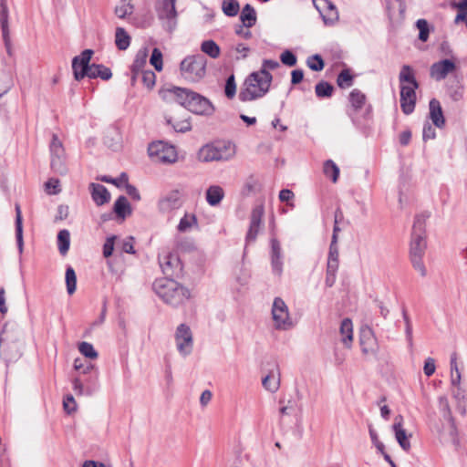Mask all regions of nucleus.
<instances>
[{"instance_id":"nucleus-1","label":"nucleus","mask_w":467,"mask_h":467,"mask_svg":"<svg viewBox=\"0 0 467 467\" xmlns=\"http://www.w3.org/2000/svg\"><path fill=\"white\" fill-rule=\"evenodd\" d=\"M429 218L430 213L428 212L416 214L410 234V263L413 268L418 271L421 276H426L427 275V269L423 262V257L427 249L426 223Z\"/></svg>"},{"instance_id":"nucleus-9","label":"nucleus","mask_w":467,"mask_h":467,"mask_svg":"<svg viewBox=\"0 0 467 467\" xmlns=\"http://www.w3.org/2000/svg\"><path fill=\"white\" fill-rule=\"evenodd\" d=\"M148 153L151 161L157 163L171 164L178 159L175 147L161 140L150 143Z\"/></svg>"},{"instance_id":"nucleus-44","label":"nucleus","mask_w":467,"mask_h":467,"mask_svg":"<svg viewBox=\"0 0 467 467\" xmlns=\"http://www.w3.org/2000/svg\"><path fill=\"white\" fill-rule=\"evenodd\" d=\"M333 90L334 87L327 81H320L315 87V92L318 98H330Z\"/></svg>"},{"instance_id":"nucleus-20","label":"nucleus","mask_w":467,"mask_h":467,"mask_svg":"<svg viewBox=\"0 0 467 467\" xmlns=\"http://www.w3.org/2000/svg\"><path fill=\"white\" fill-rule=\"evenodd\" d=\"M455 69V63L446 58L432 64L430 69V75L435 80L441 81Z\"/></svg>"},{"instance_id":"nucleus-48","label":"nucleus","mask_w":467,"mask_h":467,"mask_svg":"<svg viewBox=\"0 0 467 467\" xmlns=\"http://www.w3.org/2000/svg\"><path fill=\"white\" fill-rule=\"evenodd\" d=\"M167 124L171 125L177 132H186L192 129L188 119L173 120L171 117L166 118Z\"/></svg>"},{"instance_id":"nucleus-53","label":"nucleus","mask_w":467,"mask_h":467,"mask_svg":"<svg viewBox=\"0 0 467 467\" xmlns=\"http://www.w3.org/2000/svg\"><path fill=\"white\" fill-rule=\"evenodd\" d=\"M150 63L157 71L160 72L162 70V67H163L162 53L159 48H157V47L153 48L150 58Z\"/></svg>"},{"instance_id":"nucleus-61","label":"nucleus","mask_w":467,"mask_h":467,"mask_svg":"<svg viewBox=\"0 0 467 467\" xmlns=\"http://www.w3.org/2000/svg\"><path fill=\"white\" fill-rule=\"evenodd\" d=\"M281 62L288 67H293L296 64V57L290 50H285L280 56Z\"/></svg>"},{"instance_id":"nucleus-27","label":"nucleus","mask_w":467,"mask_h":467,"mask_svg":"<svg viewBox=\"0 0 467 467\" xmlns=\"http://www.w3.org/2000/svg\"><path fill=\"white\" fill-rule=\"evenodd\" d=\"M271 265L273 271L281 275L283 271V255L280 243L277 239H271Z\"/></svg>"},{"instance_id":"nucleus-58","label":"nucleus","mask_w":467,"mask_h":467,"mask_svg":"<svg viewBox=\"0 0 467 467\" xmlns=\"http://www.w3.org/2000/svg\"><path fill=\"white\" fill-rule=\"evenodd\" d=\"M224 93H225V96L228 99H233L235 96V93H236V84H235V80H234V75H231L226 79L225 88H224Z\"/></svg>"},{"instance_id":"nucleus-49","label":"nucleus","mask_w":467,"mask_h":467,"mask_svg":"<svg viewBox=\"0 0 467 467\" xmlns=\"http://www.w3.org/2000/svg\"><path fill=\"white\" fill-rule=\"evenodd\" d=\"M306 66L313 71H321L325 67V63L322 57L316 54L307 57Z\"/></svg>"},{"instance_id":"nucleus-60","label":"nucleus","mask_w":467,"mask_h":467,"mask_svg":"<svg viewBox=\"0 0 467 467\" xmlns=\"http://www.w3.org/2000/svg\"><path fill=\"white\" fill-rule=\"evenodd\" d=\"M439 408H440V410L442 412L443 417L445 419L451 420V413L448 399L445 396H441L439 398Z\"/></svg>"},{"instance_id":"nucleus-47","label":"nucleus","mask_w":467,"mask_h":467,"mask_svg":"<svg viewBox=\"0 0 467 467\" xmlns=\"http://www.w3.org/2000/svg\"><path fill=\"white\" fill-rule=\"evenodd\" d=\"M222 9L225 16H235L239 12L240 5L237 0H223Z\"/></svg>"},{"instance_id":"nucleus-6","label":"nucleus","mask_w":467,"mask_h":467,"mask_svg":"<svg viewBox=\"0 0 467 467\" xmlns=\"http://www.w3.org/2000/svg\"><path fill=\"white\" fill-rule=\"evenodd\" d=\"M23 340L18 332L4 327L0 334V356L5 362L16 361L22 356Z\"/></svg>"},{"instance_id":"nucleus-2","label":"nucleus","mask_w":467,"mask_h":467,"mask_svg":"<svg viewBox=\"0 0 467 467\" xmlns=\"http://www.w3.org/2000/svg\"><path fill=\"white\" fill-rule=\"evenodd\" d=\"M273 77L269 71H255L249 74L238 94L239 100L247 102L263 98L269 90Z\"/></svg>"},{"instance_id":"nucleus-12","label":"nucleus","mask_w":467,"mask_h":467,"mask_svg":"<svg viewBox=\"0 0 467 467\" xmlns=\"http://www.w3.org/2000/svg\"><path fill=\"white\" fill-rule=\"evenodd\" d=\"M182 192L173 189L162 194L158 201V209L161 213H171L182 206Z\"/></svg>"},{"instance_id":"nucleus-55","label":"nucleus","mask_w":467,"mask_h":467,"mask_svg":"<svg viewBox=\"0 0 467 467\" xmlns=\"http://www.w3.org/2000/svg\"><path fill=\"white\" fill-rule=\"evenodd\" d=\"M402 317H403V320L405 323V335H406L407 342H408L409 346L412 347V345H413L412 326H411L410 319V317L407 314V311L405 309H403V311H402Z\"/></svg>"},{"instance_id":"nucleus-63","label":"nucleus","mask_w":467,"mask_h":467,"mask_svg":"<svg viewBox=\"0 0 467 467\" xmlns=\"http://www.w3.org/2000/svg\"><path fill=\"white\" fill-rule=\"evenodd\" d=\"M3 84L0 86V99L6 94L14 86L13 78L10 75H5L2 78Z\"/></svg>"},{"instance_id":"nucleus-15","label":"nucleus","mask_w":467,"mask_h":467,"mask_svg":"<svg viewBox=\"0 0 467 467\" xmlns=\"http://www.w3.org/2000/svg\"><path fill=\"white\" fill-rule=\"evenodd\" d=\"M159 264L167 276H173L180 274L182 270V263L177 254L171 252H163L159 255Z\"/></svg>"},{"instance_id":"nucleus-13","label":"nucleus","mask_w":467,"mask_h":467,"mask_svg":"<svg viewBox=\"0 0 467 467\" xmlns=\"http://www.w3.org/2000/svg\"><path fill=\"white\" fill-rule=\"evenodd\" d=\"M174 337L179 353L183 357L190 355L193 346L192 333L190 327L186 324L178 326Z\"/></svg>"},{"instance_id":"nucleus-46","label":"nucleus","mask_w":467,"mask_h":467,"mask_svg":"<svg viewBox=\"0 0 467 467\" xmlns=\"http://www.w3.org/2000/svg\"><path fill=\"white\" fill-rule=\"evenodd\" d=\"M340 335L342 344L348 348L350 342V318L346 317L342 320L340 326Z\"/></svg>"},{"instance_id":"nucleus-43","label":"nucleus","mask_w":467,"mask_h":467,"mask_svg":"<svg viewBox=\"0 0 467 467\" xmlns=\"http://www.w3.org/2000/svg\"><path fill=\"white\" fill-rule=\"evenodd\" d=\"M323 172L326 177L331 179L333 182H336L339 176V169L331 160L325 161L323 165Z\"/></svg>"},{"instance_id":"nucleus-36","label":"nucleus","mask_w":467,"mask_h":467,"mask_svg":"<svg viewBox=\"0 0 467 467\" xmlns=\"http://www.w3.org/2000/svg\"><path fill=\"white\" fill-rule=\"evenodd\" d=\"M115 44L119 50H126L130 44V36L122 27H117L115 33Z\"/></svg>"},{"instance_id":"nucleus-37","label":"nucleus","mask_w":467,"mask_h":467,"mask_svg":"<svg viewBox=\"0 0 467 467\" xmlns=\"http://www.w3.org/2000/svg\"><path fill=\"white\" fill-rule=\"evenodd\" d=\"M451 383L452 387L458 388L460 389L461 384V372L457 364V356L456 354H452L451 357Z\"/></svg>"},{"instance_id":"nucleus-22","label":"nucleus","mask_w":467,"mask_h":467,"mask_svg":"<svg viewBox=\"0 0 467 467\" xmlns=\"http://www.w3.org/2000/svg\"><path fill=\"white\" fill-rule=\"evenodd\" d=\"M403 417L399 415L394 420V424L392 426L393 431L395 433V438L400 444V446L405 451H409L410 450V437L411 434H407V431L403 428L402 425Z\"/></svg>"},{"instance_id":"nucleus-8","label":"nucleus","mask_w":467,"mask_h":467,"mask_svg":"<svg viewBox=\"0 0 467 467\" xmlns=\"http://www.w3.org/2000/svg\"><path fill=\"white\" fill-rule=\"evenodd\" d=\"M207 59L202 54L186 57L180 65L182 75L184 78L197 82L206 74Z\"/></svg>"},{"instance_id":"nucleus-54","label":"nucleus","mask_w":467,"mask_h":467,"mask_svg":"<svg viewBox=\"0 0 467 467\" xmlns=\"http://www.w3.org/2000/svg\"><path fill=\"white\" fill-rule=\"evenodd\" d=\"M416 26L419 29V39L422 42H426L429 38L430 27L427 20L419 19L416 22Z\"/></svg>"},{"instance_id":"nucleus-62","label":"nucleus","mask_w":467,"mask_h":467,"mask_svg":"<svg viewBox=\"0 0 467 467\" xmlns=\"http://www.w3.org/2000/svg\"><path fill=\"white\" fill-rule=\"evenodd\" d=\"M102 182H109L112 184H115L116 186H121L124 184H127V182L129 181L128 175L125 172H122L118 178H109L108 176H103L101 178Z\"/></svg>"},{"instance_id":"nucleus-24","label":"nucleus","mask_w":467,"mask_h":467,"mask_svg":"<svg viewBox=\"0 0 467 467\" xmlns=\"http://www.w3.org/2000/svg\"><path fill=\"white\" fill-rule=\"evenodd\" d=\"M148 51L146 48L140 49L136 54V57L133 60V63L130 67L131 71V85H135L137 80L139 79L140 73L144 71V67L147 63Z\"/></svg>"},{"instance_id":"nucleus-7","label":"nucleus","mask_w":467,"mask_h":467,"mask_svg":"<svg viewBox=\"0 0 467 467\" xmlns=\"http://www.w3.org/2000/svg\"><path fill=\"white\" fill-rule=\"evenodd\" d=\"M372 116V106L367 102L366 95L358 89L352 90V122L360 127H368Z\"/></svg>"},{"instance_id":"nucleus-32","label":"nucleus","mask_w":467,"mask_h":467,"mask_svg":"<svg viewBox=\"0 0 467 467\" xmlns=\"http://www.w3.org/2000/svg\"><path fill=\"white\" fill-rule=\"evenodd\" d=\"M224 197V191L219 185H211L205 193L206 202L211 206L218 205Z\"/></svg>"},{"instance_id":"nucleus-10","label":"nucleus","mask_w":467,"mask_h":467,"mask_svg":"<svg viewBox=\"0 0 467 467\" xmlns=\"http://www.w3.org/2000/svg\"><path fill=\"white\" fill-rule=\"evenodd\" d=\"M272 317L276 329L287 330L293 327L288 307L280 297H275L273 302Z\"/></svg>"},{"instance_id":"nucleus-3","label":"nucleus","mask_w":467,"mask_h":467,"mask_svg":"<svg viewBox=\"0 0 467 467\" xmlns=\"http://www.w3.org/2000/svg\"><path fill=\"white\" fill-rule=\"evenodd\" d=\"M152 286L158 296L172 306L183 305L191 297L190 290L172 278L156 279Z\"/></svg>"},{"instance_id":"nucleus-19","label":"nucleus","mask_w":467,"mask_h":467,"mask_svg":"<svg viewBox=\"0 0 467 467\" xmlns=\"http://www.w3.org/2000/svg\"><path fill=\"white\" fill-rule=\"evenodd\" d=\"M96 379L97 375L94 377V379ZM72 388L78 396H91L97 389L95 380H92L91 377L86 379L85 376L81 375L72 380Z\"/></svg>"},{"instance_id":"nucleus-64","label":"nucleus","mask_w":467,"mask_h":467,"mask_svg":"<svg viewBox=\"0 0 467 467\" xmlns=\"http://www.w3.org/2000/svg\"><path fill=\"white\" fill-rule=\"evenodd\" d=\"M64 410L70 414L77 410V404L72 395H67L63 400Z\"/></svg>"},{"instance_id":"nucleus-25","label":"nucleus","mask_w":467,"mask_h":467,"mask_svg":"<svg viewBox=\"0 0 467 467\" xmlns=\"http://www.w3.org/2000/svg\"><path fill=\"white\" fill-rule=\"evenodd\" d=\"M9 11L5 0H0V26L7 51L10 52V37L8 25Z\"/></svg>"},{"instance_id":"nucleus-26","label":"nucleus","mask_w":467,"mask_h":467,"mask_svg":"<svg viewBox=\"0 0 467 467\" xmlns=\"http://www.w3.org/2000/svg\"><path fill=\"white\" fill-rule=\"evenodd\" d=\"M429 118L433 125L439 129H442L445 126V118L441 103L438 99H432L429 103Z\"/></svg>"},{"instance_id":"nucleus-5","label":"nucleus","mask_w":467,"mask_h":467,"mask_svg":"<svg viewBox=\"0 0 467 467\" xmlns=\"http://www.w3.org/2000/svg\"><path fill=\"white\" fill-rule=\"evenodd\" d=\"M236 154V145L231 140H220L202 146L198 152V159L202 162L226 161Z\"/></svg>"},{"instance_id":"nucleus-17","label":"nucleus","mask_w":467,"mask_h":467,"mask_svg":"<svg viewBox=\"0 0 467 467\" xmlns=\"http://www.w3.org/2000/svg\"><path fill=\"white\" fill-rule=\"evenodd\" d=\"M192 90L184 88L172 87L161 91V96L167 102H175L186 109Z\"/></svg>"},{"instance_id":"nucleus-31","label":"nucleus","mask_w":467,"mask_h":467,"mask_svg":"<svg viewBox=\"0 0 467 467\" xmlns=\"http://www.w3.org/2000/svg\"><path fill=\"white\" fill-rule=\"evenodd\" d=\"M276 374L271 370L262 380L263 387L269 392L275 393L280 387V372L276 366Z\"/></svg>"},{"instance_id":"nucleus-18","label":"nucleus","mask_w":467,"mask_h":467,"mask_svg":"<svg viewBox=\"0 0 467 467\" xmlns=\"http://www.w3.org/2000/svg\"><path fill=\"white\" fill-rule=\"evenodd\" d=\"M313 5L326 25H331L337 20V8L329 0H313Z\"/></svg>"},{"instance_id":"nucleus-4","label":"nucleus","mask_w":467,"mask_h":467,"mask_svg":"<svg viewBox=\"0 0 467 467\" xmlns=\"http://www.w3.org/2000/svg\"><path fill=\"white\" fill-rule=\"evenodd\" d=\"M399 80L400 83V108L404 114L409 115L415 109L416 89L419 88V83L410 66H402Z\"/></svg>"},{"instance_id":"nucleus-33","label":"nucleus","mask_w":467,"mask_h":467,"mask_svg":"<svg viewBox=\"0 0 467 467\" xmlns=\"http://www.w3.org/2000/svg\"><path fill=\"white\" fill-rule=\"evenodd\" d=\"M86 77L89 78H100L103 80H109L112 77V73L111 70L104 65L92 64Z\"/></svg>"},{"instance_id":"nucleus-52","label":"nucleus","mask_w":467,"mask_h":467,"mask_svg":"<svg viewBox=\"0 0 467 467\" xmlns=\"http://www.w3.org/2000/svg\"><path fill=\"white\" fill-rule=\"evenodd\" d=\"M49 148L51 157L65 156V150L62 142L59 140L58 137L56 134H53L52 136V140Z\"/></svg>"},{"instance_id":"nucleus-30","label":"nucleus","mask_w":467,"mask_h":467,"mask_svg":"<svg viewBox=\"0 0 467 467\" xmlns=\"http://www.w3.org/2000/svg\"><path fill=\"white\" fill-rule=\"evenodd\" d=\"M16 241L19 254L24 251V238H23V217L20 205L16 203Z\"/></svg>"},{"instance_id":"nucleus-41","label":"nucleus","mask_w":467,"mask_h":467,"mask_svg":"<svg viewBox=\"0 0 467 467\" xmlns=\"http://www.w3.org/2000/svg\"><path fill=\"white\" fill-rule=\"evenodd\" d=\"M197 224V218L192 213H185L180 220L177 229L181 233L188 232L193 225Z\"/></svg>"},{"instance_id":"nucleus-45","label":"nucleus","mask_w":467,"mask_h":467,"mask_svg":"<svg viewBox=\"0 0 467 467\" xmlns=\"http://www.w3.org/2000/svg\"><path fill=\"white\" fill-rule=\"evenodd\" d=\"M66 285L67 291L68 295H72L75 293L77 288V275L74 269L71 266H68L66 269Z\"/></svg>"},{"instance_id":"nucleus-39","label":"nucleus","mask_w":467,"mask_h":467,"mask_svg":"<svg viewBox=\"0 0 467 467\" xmlns=\"http://www.w3.org/2000/svg\"><path fill=\"white\" fill-rule=\"evenodd\" d=\"M57 245L59 253L62 255H65L68 252L70 245V234L67 230L63 229L58 232Z\"/></svg>"},{"instance_id":"nucleus-29","label":"nucleus","mask_w":467,"mask_h":467,"mask_svg":"<svg viewBox=\"0 0 467 467\" xmlns=\"http://www.w3.org/2000/svg\"><path fill=\"white\" fill-rule=\"evenodd\" d=\"M176 0H161L160 6L157 7V13L160 19H175L177 12L175 8Z\"/></svg>"},{"instance_id":"nucleus-14","label":"nucleus","mask_w":467,"mask_h":467,"mask_svg":"<svg viewBox=\"0 0 467 467\" xmlns=\"http://www.w3.org/2000/svg\"><path fill=\"white\" fill-rule=\"evenodd\" d=\"M186 109L198 115H211L214 110L213 104L207 98L194 91H192L190 95Z\"/></svg>"},{"instance_id":"nucleus-51","label":"nucleus","mask_w":467,"mask_h":467,"mask_svg":"<svg viewBox=\"0 0 467 467\" xmlns=\"http://www.w3.org/2000/svg\"><path fill=\"white\" fill-rule=\"evenodd\" d=\"M139 79L148 89H151L156 83V75L152 70H144L140 73Z\"/></svg>"},{"instance_id":"nucleus-59","label":"nucleus","mask_w":467,"mask_h":467,"mask_svg":"<svg viewBox=\"0 0 467 467\" xmlns=\"http://www.w3.org/2000/svg\"><path fill=\"white\" fill-rule=\"evenodd\" d=\"M74 368L77 370H79V375L86 376L87 374L91 373L94 370V366L91 363H88L84 365L82 360L79 358H76L74 361Z\"/></svg>"},{"instance_id":"nucleus-50","label":"nucleus","mask_w":467,"mask_h":467,"mask_svg":"<svg viewBox=\"0 0 467 467\" xmlns=\"http://www.w3.org/2000/svg\"><path fill=\"white\" fill-rule=\"evenodd\" d=\"M51 169L58 174H65L67 172V166L65 164V156L51 157Z\"/></svg>"},{"instance_id":"nucleus-28","label":"nucleus","mask_w":467,"mask_h":467,"mask_svg":"<svg viewBox=\"0 0 467 467\" xmlns=\"http://www.w3.org/2000/svg\"><path fill=\"white\" fill-rule=\"evenodd\" d=\"M89 187L91 190L92 200L97 205L101 206L109 202L110 193L104 185L99 183H91Z\"/></svg>"},{"instance_id":"nucleus-35","label":"nucleus","mask_w":467,"mask_h":467,"mask_svg":"<svg viewBox=\"0 0 467 467\" xmlns=\"http://www.w3.org/2000/svg\"><path fill=\"white\" fill-rule=\"evenodd\" d=\"M114 212L118 217L126 218L131 213L130 205L125 196H119L114 203Z\"/></svg>"},{"instance_id":"nucleus-56","label":"nucleus","mask_w":467,"mask_h":467,"mask_svg":"<svg viewBox=\"0 0 467 467\" xmlns=\"http://www.w3.org/2000/svg\"><path fill=\"white\" fill-rule=\"evenodd\" d=\"M79 352L87 358H96L98 357V352L95 350L92 344L88 342H82L78 346Z\"/></svg>"},{"instance_id":"nucleus-11","label":"nucleus","mask_w":467,"mask_h":467,"mask_svg":"<svg viewBox=\"0 0 467 467\" xmlns=\"http://www.w3.org/2000/svg\"><path fill=\"white\" fill-rule=\"evenodd\" d=\"M359 345L364 356L374 357L378 352V340L370 325L367 323H364L360 326Z\"/></svg>"},{"instance_id":"nucleus-42","label":"nucleus","mask_w":467,"mask_h":467,"mask_svg":"<svg viewBox=\"0 0 467 467\" xmlns=\"http://www.w3.org/2000/svg\"><path fill=\"white\" fill-rule=\"evenodd\" d=\"M201 50L212 58H217L220 56V47L213 40L203 41Z\"/></svg>"},{"instance_id":"nucleus-23","label":"nucleus","mask_w":467,"mask_h":467,"mask_svg":"<svg viewBox=\"0 0 467 467\" xmlns=\"http://www.w3.org/2000/svg\"><path fill=\"white\" fill-rule=\"evenodd\" d=\"M339 228L337 226V214L335 215V226L332 235V241L329 247L327 265L330 272H337L338 267V251L337 246V236Z\"/></svg>"},{"instance_id":"nucleus-34","label":"nucleus","mask_w":467,"mask_h":467,"mask_svg":"<svg viewBox=\"0 0 467 467\" xmlns=\"http://www.w3.org/2000/svg\"><path fill=\"white\" fill-rule=\"evenodd\" d=\"M240 19L245 27H252L254 26L256 23V13L254 8L251 5L246 4L241 12Z\"/></svg>"},{"instance_id":"nucleus-40","label":"nucleus","mask_w":467,"mask_h":467,"mask_svg":"<svg viewBox=\"0 0 467 467\" xmlns=\"http://www.w3.org/2000/svg\"><path fill=\"white\" fill-rule=\"evenodd\" d=\"M134 10V5L130 0H121L119 5L115 7V15L119 18H125L127 16L131 15Z\"/></svg>"},{"instance_id":"nucleus-57","label":"nucleus","mask_w":467,"mask_h":467,"mask_svg":"<svg viewBox=\"0 0 467 467\" xmlns=\"http://www.w3.org/2000/svg\"><path fill=\"white\" fill-rule=\"evenodd\" d=\"M337 84L341 88L350 87V69L345 68L341 71L337 78Z\"/></svg>"},{"instance_id":"nucleus-38","label":"nucleus","mask_w":467,"mask_h":467,"mask_svg":"<svg viewBox=\"0 0 467 467\" xmlns=\"http://www.w3.org/2000/svg\"><path fill=\"white\" fill-rule=\"evenodd\" d=\"M451 5L452 8L458 10V14L455 16L454 23L459 24L460 22L465 21L467 23V0L456 2L451 0Z\"/></svg>"},{"instance_id":"nucleus-16","label":"nucleus","mask_w":467,"mask_h":467,"mask_svg":"<svg viewBox=\"0 0 467 467\" xmlns=\"http://www.w3.org/2000/svg\"><path fill=\"white\" fill-rule=\"evenodd\" d=\"M93 51L91 49H85L79 56H77L72 60V69L76 80L84 78L91 67L89 65Z\"/></svg>"},{"instance_id":"nucleus-21","label":"nucleus","mask_w":467,"mask_h":467,"mask_svg":"<svg viewBox=\"0 0 467 467\" xmlns=\"http://www.w3.org/2000/svg\"><path fill=\"white\" fill-rule=\"evenodd\" d=\"M263 214L264 208L262 206H256L253 209L250 217V226L246 234L247 244L255 241L261 227Z\"/></svg>"}]
</instances>
